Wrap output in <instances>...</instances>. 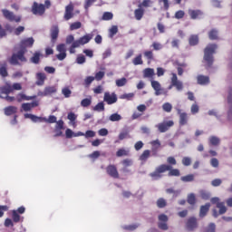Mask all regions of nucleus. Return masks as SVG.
<instances>
[{
    "label": "nucleus",
    "instance_id": "obj_58",
    "mask_svg": "<svg viewBox=\"0 0 232 232\" xmlns=\"http://www.w3.org/2000/svg\"><path fill=\"white\" fill-rule=\"evenodd\" d=\"M63 129H64V121L63 120H59L58 121H56L55 131H57V130H63Z\"/></svg>",
    "mask_w": 232,
    "mask_h": 232
},
{
    "label": "nucleus",
    "instance_id": "obj_4",
    "mask_svg": "<svg viewBox=\"0 0 232 232\" xmlns=\"http://www.w3.org/2000/svg\"><path fill=\"white\" fill-rule=\"evenodd\" d=\"M19 61H21V63H26V57H24V50H20L17 52V53H13L9 63L10 64L17 66V64H19Z\"/></svg>",
    "mask_w": 232,
    "mask_h": 232
},
{
    "label": "nucleus",
    "instance_id": "obj_6",
    "mask_svg": "<svg viewBox=\"0 0 232 232\" xmlns=\"http://www.w3.org/2000/svg\"><path fill=\"white\" fill-rule=\"evenodd\" d=\"M172 126H175V122L173 121H168L159 123L156 125V128H158L160 133H166Z\"/></svg>",
    "mask_w": 232,
    "mask_h": 232
},
{
    "label": "nucleus",
    "instance_id": "obj_34",
    "mask_svg": "<svg viewBox=\"0 0 232 232\" xmlns=\"http://www.w3.org/2000/svg\"><path fill=\"white\" fill-rule=\"evenodd\" d=\"M208 39L210 41H217L218 39V30L212 29L208 32Z\"/></svg>",
    "mask_w": 232,
    "mask_h": 232
},
{
    "label": "nucleus",
    "instance_id": "obj_17",
    "mask_svg": "<svg viewBox=\"0 0 232 232\" xmlns=\"http://www.w3.org/2000/svg\"><path fill=\"white\" fill-rule=\"evenodd\" d=\"M177 111L179 115V126H186L188 124V113L182 112L180 109H177Z\"/></svg>",
    "mask_w": 232,
    "mask_h": 232
},
{
    "label": "nucleus",
    "instance_id": "obj_54",
    "mask_svg": "<svg viewBox=\"0 0 232 232\" xmlns=\"http://www.w3.org/2000/svg\"><path fill=\"white\" fill-rule=\"evenodd\" d=\"M91 105H92V99L90 98H85L81 102V106H82V108H88V106H91Z\"/></svg>",
    "mask_w": 232,
    "mask_h": 232
},
{
    "label": "nucleus",
    "instance_id": "obj_41",
    "mask_svg": "<svg viewBox=\"0 0 232 232\" xmlns=\"http://www.w3.org/2000/svg\"><path fill=\"white\" fill-rule=\"evenodd\" d=\"M40 61H41V53L35 52L33 57L31 58V63H33L34 64H39Z\"/></svg>",
    "mask_w": 232,
    "mask_h": 232
},
{
    "label": "nucleus",
    "instance_id": "obj_23",
    "mask_svg": "<svg viewBox=\"0 0 232 232\" xmlns=\"http://www.w3.org/2000/svg\"><path fill=\"white\" fill-rule=\"evenodd\" d=\"M146 10L143 7H138L134 10V17L136 21H140L144 17Z\"/></svg>",
    "mask_w": 232,
    "mask_h": 232
},
{
    "label": "nucleus",
    "instance_id": "obj_12",
    "mask_svg": "<svg viewBox=\"0 0 232 232\" xmlns=\"http://www.w3.org/2000/svg\"><path fill=\"white\" fill-rule=\"evenodd\" d=\"M73 4H69L68 5L65 6V13L63 15V19L65 21H70V19H72L73 17Z\"/></svg>",
    "mask_w": 232,
    "mask_h": 232
},
{
    "label": "nucleus",
    "instance_id": "obj_11",
    "mask_svg": "<svg viewBox=\"0 0 232 232\" xmlns=\"http://www.w3.org/2000/svg\"><path fill=\"white\" fill-rule=\"evenodd\" d=\"M106 173L109 175V177H111V179H119V170L117 169V166L115 165H108L106 167Z\"/></svg>",
    "mask_w": 232,
    "mask_h": 232
},
{
    "label": "nucleus",
    "instance_id": "obj_43",
    "mask_svg": "<svg viewBox=\"0 0 232 232\" xmlns=\"http://www.w3.org/2000/svg\"><path fill=\"white\" fill-rule=\"evenodd\" d=\"M180 180L182 182H193L195 180V175L193 174H188L187 176H182L180 178Z\"/></svg>",
    "mask_w": 232,
    "mask_h": 232
},
{
    "label": "nucleus",
    "instance_id": "obj_62",
    "mask_svg": "<svg viewBox=\"0 0 232 232\" xmlns=\"http://www.w3.org/2000/svg\"><path fill=\"white\" fill-rule=\"evenodd\" d=\"M66 139H72V137H77V134L72 131V129H67L65 130Z\"/></svg>",
    "mask_w": 232,
    "mask_h": 232
},
{
    "label": "nucleus",
    "instance_id": "obj_31",
    "mask_svg": "<svg viewBox=\"0 0 232 232\" xmlns=\"http://www.w3.org/2000/svg\"><path fill=\"white\" fill-rule=\"evenodd\" d=\"M12 218H13V222H14L15 224H18V222H24V218L21 217L19 213H17V211L15 210L12 211Z\"/></svg>",
    "mask_w": 232,
    "mask_h": 232
},
{
    "label": "nucleus",
    "instance_id": "obj_10",
    "mask_svg": "<svg viewBox=\"0 0 232 232\" xmlns=\"http://www.w3.org/2000/svg\"><path fill=\"white\" fill-rule=\"evenodd\" d=\"M159 224H158V227L160 229H162L163 231H168V216H166V214H161L159 216Z\"/></svg>",
    "mask_w": 232,
    "mask_h": 232
},
{
    "label": "nucleus",
    "instance_id": "obj_46",
    "mask_svg": "<svg viewBox=\"0 0 232 232\" xmlns=\"http://www.w3.org/2000/svg\"><path fill=\"white\" fill-rule=\"evenodd\" d=\"M166 206H168V202H166V199H164L163 198H160L157 200V207L160 208V209L166 208Z\"/></svg>",
    "mask_w": 232,
    "mask_h": 232
},
{
    "label": "nucleus",
    "instance_id": "obj_42",
    "mask_svg": "<svg viewBox=\"0 0 232 232\" xmlns=\"http://www.w3.org/2000/svg\"><path fill=\"white\" fill-rule=\"evenodd\" d=\"M109 121L111 122H119V121H122V116L119 113H113L109 117Z\"/></svg>",
    "mask_w": 232,
    "mask_h": 232
},
{
    "label": "nucleus",
    "instance_id": "obj_26",
    "mask_svg": "<svg viewBox=\"0 0 232 232\" xmlns=\"http://www.w3.org/2000/svg\"><path fill=\"white\" fill-rule=\"evenodd\" d=\"M57 92V88L55 86H48L45 87L44 92H42V95L44 97H46L47 95H52V93H56Z\"/></svg>",
    "mask_w": 232,
    "mask_h": 232
},
{
    "label": "nucleus",
    "instance_id": "obj_25",
    "mask_svg": "<svg viewBox=\"0 0 232 232\" xmlns=\"http://www.w3.org/2000/svg\"><path fill=\"white\" fill-rule=\"evenodd\" d=\"M209 208H211V204L209 203H207L206 205H203L200 207V210H199L200 218H204V217L208 215V213L209 212Z\"/></svg>",
    "mask_w": 232,
    "mask_h": 232
},
{
    "label": "nucleus",
    "instance_id": "obj_48",
    "mask_svg": "<svg viewBox=\"0 0 232 232\" xmlns=\"http://www.w3.org/2000/svg\"><path fill=\"white\" fill-rule=\"evenodd\" d=\"M30 97L26 96V94L18 93L16 95V101L17 102H23V101H30Z\"/></svg>",
    "mask_w": 232,
    "mask_h": 232
},
{
    "label": "nucleus",
    "instance_id": "obj_2",
    "mask_svg": "<svg viewBox=\"0 0 232 232\" xmlns=\"http://www.w3.org/2000/svg\"><path fill=\"white\" fill-rule=\"evenodd\" d=\"M217 48H218L217 44H210L204 50L203 63H205V68L207 70H209V68L213 66V63H215L213 54L217 52Z\"/></svg>",
    "mask_w": 232,
    "mask_h": 232
},
{
    "label": "nucleus",
    "instance_id": "obj_40",
    "mask_svg": "<svg viewBox=\"0 0 232 232\" xmlns=\"http://www.w3.org/2000/svg\"><path fill=\"white\" fill-rule=\"evenodd\" d=\"M116 157H130V150L126 149H119L116 152Z\"/></svg>",
    "mask_w": 232,
    "mask_h": 232
},
{
    "label": "nucleus",
    "instance_id": "obj_35",
    "mask_svg": "<svg viewBox=\"0 0 232 232\" xmlns=\"http://www.w3.org/2000/svg\"><path fill=\"white\" fill-rule=\"evenodd\" d=\"M132 64H134V66L144 64V61L142 60V53H140L133 58Z\"/></svg>",
    "mask_w": 232,
    "mask_h": 232
},
{
    "label": "nucleus",
    "instance_id": "obj_14",
    "mask_svg": "<svg viewBox=\"0 0 232 232\" xmlns=\"http://www.w3.org/2000/svg\"><path fill=\"white\" fill-rule=\"evenodd\" d=\"M51 42L55 44L57 39L59 38V25H53L51 27Z\"/></svg>",
    "mask_w": 232,
    "mask_h": 232
},
{
    "label": "nucleus",
    "instance_id": "obj_19",
    "mask_svg": "<svg viewBox=\"0 0 232 232\" xmlns=\"http://www.w3.org/2000/svg\"><path fill=\"white\" fill-rule=\"evenodd\" d=\"M34 43H35V40H34L33 37H29L27 39H24L20 43V46L24 48H32L34 46Z\"/></svg>",
    "mask_w": 232,
    "mask_h": 232
},
{
    "label": "nucleus",
    "instance_id": "obj_38",
    "mask_svg": "<svg viewBox=\"0 0 232 232\" xmlns=\"http://www.w3.org/2000/svg\"><path fill=\"white\" fill-rule=\"evenodd\" d=\"M0 75L3 77V79L8 77V68L6 63L0 66Z\"/></svg>",
    "mask_w": 232,
    "mask_h": 232
},
{
    "label": "nucleus",
    "instance_id": "obj_7",
    "mask_svg": "<svg viewBox=\"0 0 232 232\" xmlns=\"http://www.w3.org/2000/svg\"><path fill=\"white\" fill-rule=\"evenodd\" d=\"M44 12H46L44 9V5L34 2L32 5V13L34 15H44Z\"/></svg>",
    "mask_w": 232,
    "mask_h": 232
},
{
    "label": "nucleus",
    "instance_id": "obj_49",
    "mask_svg": "<svg viewBox=\"0 0 232 232\" xmlns=\"http://www.w3.org/2000/svg\"><path fill=\"white\" fill-rule=\"evenodd\" d=\"M151 0H143L142 3L138 5V8H150V6H151Z\"/></svg>",
    "mask_w": 232,
    "mask_h": 232
},
{
    "label": "nucleus",
    "instance_id": "obj_1",
    "mask_svg": "<svg viewBox=\"0 0 232 232\" xmlns=\"http://www.w3.org/2000/svg\"><path fill=\"white\" fill-rule=\"evenodd\" d=\"M166 171H169V177H180V170L179 169H173L171 165L167 164L158 166L155 170L149 175L153 180H159V179H162V173H166Z\"/></svg>",
    "mask_w": 232,
    "mask_h": 232
},
{
    "label": "nucleus",
    "instance_id": "obj_50",
    "mask_svg": "<svg viewBox=\"0 0 232 232\" xmlns=\"http://www.w3.org/2000/svg\"><path fill=\"white\" fill-rule=\"evenodd\" d=\"M62 93L65 97V99H68L72 95V90H70V87H63L62 89Z\"/></svg>",
    "mask_w": 232,
    "mask_h": 232
},
{
    "label": "nucleus",
    "instance_id": "obj_29",
    "mask_svg": "<svg viewBox=\"0 0 232 232\" xmlns=\"http://www.w3.org/2000/svg\"><path fill=\"white\" fill-rule=\"evenodd\" d=\"M5 115L7 117H10V115H14V113H17V107L15 106H8L4 109Z\"/></svg>",
    "mask_w": 232,
    "mask_h": 232
},
{
    "label": "nucleus",
    "instance_id": "obj_55",
    "mask_svg": "<svg viewBox=\"0 0 232 232\" xmlns=\"http://www.w3.org/2000/svg\"><path fill=\"white\" fill-rule=\"evenodd\" d=\"M118 32H119V27L117 25H112L109 30L110 37H113V35H116Z\"/></svg>",
    "mask_w": 232,
    "mask_h": 232
},
{
    "label": "nucleus",
    "instance_id": "obj_51",
    "mask_svg": "<svg viewBox=\"0 0 232 232\" xmlns=\"http://www.w3.org/2000/svg\"><path fill=\"white\" fill-rule=\"evenodd\" d=\"M209 143L211 144V146H218L220 144V139L215 136H211L209 138Z\"/></svg>",
    "mask_w": 232,
    "mask_h": 232
},
{
    "label": "nucleus",
    "instance_id": "obj_21",
    "mask_svg": "<svg viewBox=\"0 0 232 232\" xmlns=\"http://www.w3.org/2000/svg\"><path fill=\"white\" fill-rule=\"evenodd\" d=\"M197 81L200 86H206L209 84V76L199 74L197 76Z\"/></svg>",
    "mask_w": 232,
    "mask_h": 232
},
{
    "label": "nucleus",
    "instance_id": "obj_44",
    "mask_svg": "<svg viewBox=\"0 0 232 232\" xmlns=\"http://www.w3.org/2000/svg\"><path fill=\"white\" fill-rule=\"evenodd\" d=\"M113 19V13L111 12H104L102 16V21H111Z\"/></svg>",
    "mask_w": 232,
    "mask_h": 232
},
{
    "label": "nucleus",
    "instance_id": "obj_24",
    "mask_svg": "<svg viewBox=\"0 0 232 232\" xmlns=\"http://www.w3.org/2000/svg\"><path fill=\"white\" fill-rule=\"evenodd\" d=\"M24 119H31L33 122H43L44 121H46V118L38 117L36 115L30 114V113H25Z\"/></svg>",
    "mask_w": 232,
    "mask_h": 232
},
{
    "label": "nucleus",
    "instance_id": "obj_60",
    "mask_svg": "<svg viewBox=\"0 0 232 232\" xmlns=\"http://www.w3.org/2000/svg\"><path fill=\"white\" fill-rule=\"evenodd\" d=\"M104 75H105V72L102 71H100V72H96L94 79L96 81H102V79H104Z\"/></svg>",
    "mask_w": 232,
    "mask_h": 232
},
{
    "label": "nucleus",
    "instance_id": "obj_45",
    "mask_svg": "<svg viewBox=\"0 0 232 232\" xmlns=\"http://www.w3.org/2000/svg\"><path fill=\"white\" fill-rule=\"evenodd\" d=\"M187 201L190 206H195V204H197V198L193 193H191L188 196Z\"/></svg>",
    "mask_w": 232,
    "mask_h": 232
},
{
    "label": "nucleus",
    "instance_id": "obj_52",
    "mask_svg": "<svg viewBox=\"0 0 232 232\" xmlns=\"http://www.w3.org/2000/svg\"><path fill=\"white\" fill-rule=\"evenodd\" d=\"M67 119L72 122V126H75V121H77V115L73 112H69Z\"/></svg>",
    "mask_w": 232,
    "mask_h": 232
},
{
    "label": "nucleus",
    "instance_id": "obj_47",
    "mask_svg": "<svg viewBox=\"0 0 232 232\" xmlns=\"http://www.w3.org/2000/svg\"><path fill=\"white\" fill-rule=\"evenodd\" d=\"M127 83H128V80L124 77L121 79L116 80V86H118V88H122V86H126Z\"/></svg>",
    "mask_w": 232,
    "mask_h": 232
},
{
    "label": "nucleus",
    "instance_id": "obj_57",
    "mask_svg": "<svg viewBox=\"0 0 232 232\" xmlns=\"http://www.w3.org/2000/svg\"><path fill=\"white\" fill-rule=\"evenodd\" d=\"M82 26V24L81 22H74L70 25V30H79Z\"/></svg>",
    "mask_w": 232,
    "mask_h": 232
},
{
    "label": "nucleus",
    "instance_id": "obj_3",
    "mask_svg": "<svg viewBox=\"0 0 232 232\" xmlns=\"http://www.w3.org/2000/svg\"><path fill=\"white\" fill-rule=\"evenodd\" d=\"M211 204H216L218 209H219V212L217 211V209L213 210V217L217 218L218 215H224L226 211H227V208H226V204L224 202H220V198H212L210 199Z\"/></svg>",
    "mask_w": 232,
    "mask_h": 232
},
{
    "label": "nucleus",
    "instance_id": "obj_9",
    "mask_svg": "<svg viewBox=\"0 0 232 232\" xmlns=\"http://www.w3.org/2000/svg\"><path fill=\"white\" fill-rule=\"evenodd\" d=\"M56 50L59 52V53L56 54V59H58V61H64L65 58L67 57V54H66V44H59L56 46Z\"/></svg>",
    "mask_w": 232,
    "mask_h": 232
},
{
    "label": "nucleus",
    "instance_id": "obj_63",
    "mask_svg": "<svg viewBox=\"0 0 232 232\" xmlns=\"http://www.w3.org/2000/svg\"><path fill=\"white\" fill-rule=\"evenodd\" d=\"M183 166H191V158L184 157L181 160Z\"/></svg>",
    "mask_w": 232,
    "mask_h": 232
},
{
    "label": "nucleus",
    "instance_id": "obj_16",
    "mask_svg": "<svg viewBox=\"0 0 232 232\" xmlns=\"http://www.w3.org/2000/svg\"><path fill=\"white\" fill-rule=\"evenodd\" d=\"M188 15L190 17V19H201L202 15H204V12H202L201 10H193V9H189L188 10Z\"/></svg>",
    "mask_w": 232,
    "mask_h": 232
},
{
    "label": "nucleus",
    "instance_id": "obj_13",
    "mask_svg": "<svg viewBox=\"0 0 232 232\" xmlns=\"http://www.w3.org/2000/svg\"><path fill=\"white\" fill-rule=\"evenodd\" d=\"M103 101L109 105L115 104V102H117V94H115V92H112L111 94H110V92H105Z\"/></svg>",
    "mask_w": 232,
    "mask_h": 232
},
{
    "label": "nucleus",
    "instance_id": "obj_15",
    "mask_svg": "<svg viewBox=\"0 0 232 232\" xmlns=\"http://www.w3.org/2000/svg\"><path fill=\"white\" fill-rule=\"evenodd\" d=\"M151 86L155 92V95H162V92H164V89H162V86L160 85V82L158 81L152 80Z\"/></svg>",
    "mask_w": 232,
    "mask_h": 232
},
{
    "label": "nucleus",
    "instance_id": "obj_20",
    "mask_svg": "<svg viewBox=\"0 0 232 232\" xmlns=\"http://www.w3.org/2000/svg\"><path fill=\"white\" fill-rule=\"evenodd\" d=\"M121 164L123 166L121 171H123V173H129L130 170L128 169V168H130V166H133V160L131 159H125L121 160Z\"/></svg>",
    "mask_w": 232,
    "mask_h": 232
},
{
    "label": "nucleus",
    "instance_id": "obj_64",
    "mask_svg": "<svg viewBox=\"0 0 232 232\" xmlns=\"http://www.w3.org/2000/svg\"><path fill=\"white\" fill-rule=\"evenodd\" d=\"M97 0H85L84 8L85 10H89L90 6H92Z\"/></svg>",
    "mask_w": 232,
    "mask_h": 232
},
{
    "label": "nucleus",
    "instance_id": "obj_8",
    "mask_svg": "<svg viewBox=\"0 0 232 232\" xmlns=\"http://www.w3.org/2000/svg\"><path fill=\"white\" fill-rule=\"evenodd\" d=\"M173 86H175L178 92H180L184 89V85L182 84V82L179 81V78L177 77V73L175 72L172 73L171 85L169 87V90H171Z\"/></svg>",
    "mask_w": 232,
    "mask_h": 232
},
{
    "label": "nucleus",
    "instance_id": "obj_59",
    "mask_svg": "<svg viewBox=\"0 0 232 232\" xmlns=\"http://www.w3.org/2000/svg\"><path fill=\"white\" fill-rule=\"evenodd\" d=\"M184 15H186V13L182 10L177 11L175 13V19H184Z\"/></svg>",
    "mask_w": 232,
    "mask_h": 232
},
{
    "label": "nucleus",
    "instance_id": "obj_32",
    "mask_svg": "<svg viewBox=\"0 0 232 232\" xmlns=\"http://www.w3.org/2000/svg\"><path fill=\"white\" fill-rule=\"evenodd\" d=\"M93 39V34H88L79 39L81 44H88V43Z\"/></svg>",
    "mask_w": 232,
    "mask_h": 232
},
{
    "label": "nucleus",
    "instance_id": "obj_33",
    "mask_svg": "<svg viewBox=\"0 0 232 232\" xmlns=\"http://www.w3.org/2000/svg\"><path fill=\"white\" fill-rule=\"evenodd\" d=\"M188 44L190 46H197L198 44V34H192L188 38Z\"/></svg>",
    "mask_w": 232,
    "mask_h": 232
},
{
    "label": "nucleus",
    "instance_id": "obj_18",
    "mask_svg": "<svg viewBox=\"0 0 232 232\" xmlns=\"http://www.w3.org/2000/svg\"><path fill=\"white\" fill-rule=\"evenodd\" d=\"M12 90V84L5 82V85L0 86V95H10Z\"/></svg>",
    "mask_w": 232,
    "mask_h": 232
},
{
    "label": "nucleus",
    "instance_id": "obj_28",
    "mask_svg": "<svg viewBox=\"0 0 232 232\" xmlns=\"http://www.w3.org/2000/svg\"><path fill=\"white\" fill-rule=\"evenodd\" d=\"M155 76V70L152 68H146L143 70V77L145 79H152Z\"/></svg>",
    "mask_w": 232,
    "mask_h": 232
},
{
    "label": "nucleus",
    "instance_id": "obj_53",
    "mask_svg": "<svg viewBox=\"0 0 232 232\" xmlns=\"http://www.w3.org/2000/svg\"><path fill=\"white\" fill-rule=\"evenodd\" d=\"M162 110L164 111H166L167 113H170L171 110H173V105H171V103H169V102H165L162 105Z\"/></svg>",
    "mask_w": 232,
    "mask_h": 232
},
{
    "label": "nucleus",
    "instance_id": "obj_5",
    "mask_svg": "<svg viewBox=\"0 0 232 232\" xmlns=\"http://www.w3.org/2000/svg\"><path fill=\"white\" fill-rule=\"evenodd\" d=\"M2 14L5 19L10 21V23H21V16H17L14 12L9 11L8 9H2Z\"/></svg>",
    "mask_w": 232,
    "mask_h": 232
},
{
    "label": "nucleus",
    "instance_id": "obj_30",
    "mask_svg": "<svg viewBox=\"0 0 232 232\" xmlns=\"http://www.w3.org/2000/svg\"><path fill=\"white\" fill-rule=\"evenodd\" d=\"M150 144L152 146V155L157 157V151H159V148H160V141L159 140H152Z\"/></svg>",
    "mask_w": 232,
    "mask_h": 232
},
{
    "label": "nucleus",
    "instance_id": "obj_61",
    "mask_svg": "<svg viewBox=\"0 0 232 232\" xmlns=\"http://www.w3.org/2000/svg\"><path fill=\"white\" fill-rule=\"evenodd\" d=\"M94 111H104V102H99L94 108Z\"/></svg>",
    "mask_w": 232,
    "mask_h": 232
},
{
    "label": "nucleus",
    "instance_id": "obj_56",
    "mask_svg": "<svg viewBox=\"0 0 232 232\" xmlns=\"http://www.w3.org/2000/svg\"><path fill=\"white\" fill-rule=\"evenodd\" d=\"M166 193H169V195H173L174 198L179 197L180 195V190H175L173 188H167Z\"/></svg>",
    "mask_w": 232,
    "mask_h": 232
},
{
    "label": "nucleus",
    "instance_id": "obj_36",
    "mask_svg": "<svg viewBox=\"0 0 232 232\" xmlns=\"http://www.w3.org/2000/svg\"><path fill=\"white\" fill-rule=\"evenodd\" d=\"M143 55H144V57H146V59L148 61V64H150L151 63V61H154V59H155L153 51H145V52H143Z\"/></svg>",
    "mask_w": 232,
    "mask_h": 232
},
{
    "label": "nucleus",
    "instance_id": "obj_27",
    "mask_svg": "<svg viewBox=\"0 0 232 232\" xmlns=\"http://www.w3.org/2000/svg\"><path fill=\"white\" fill-rule=\"evenodd\" d=\"M36 79L37 86H43V84H44V81H46V74H44V72H38L36 74Z\"/></svg>",
    "mask_w": 232,
    "mask_h": 232
},
{
    "label": "nucleus",
    "instance_id": "obj_37",
    "mask_svg": "<svg viewBox=\"0 0 232 232\" xmlns=\"http://www.w3.org/2000/svg\"><path fill=\"white\" fill-rule=\"evenodd\" d=\"M118 139L119 140H124V139H130V130L126 129L121 131L118 136Z\"/></svg>",
    "mask_w": 232,
    "mask_h": 232
},
{
    "label": "nucleus",
    "instance_id": "obj_22",
    "mask_svg": "<svg viewBox=\"0 0 232 232\" xmlns=\"http://www.w3.org/2000/svg\"><path fill=\"white\" fill-rule=\"evenodd\" d=\"M197 226V218H189L188 219L187 229H188V231H193V229H196Z\"/></svg>",
    "mask_w": 232,
    "mask_h": 232
},
{
    "label": "nucleus",
    "instance_id": "obj_39",
    "mask_svg": "<svg viewBox=\"0 0 232 232\" xmlns=\"http://www.w3.org/2000/svg\"><path fill=\"white\" fill-rule=\"evenodd\" d=\"M149 157H151V151H150V150H145L140 156V160H141V162H146Z\"/></svg>",
    "mask_w": 232,
    "mask_h": 232
}]
</instances>
